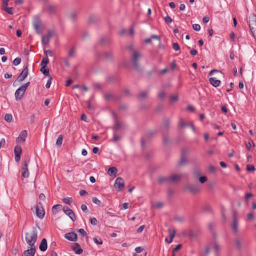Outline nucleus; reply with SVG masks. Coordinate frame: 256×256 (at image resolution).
<instances>
[{
	"label": "nucleus",
	"mask_w": 256,
	"mask_h": 256,
	"mask_svg": "<svg viewBox=\"0 0 256 256\" xmlns=\"http://www.w3.org/2000/svg\"><path fill=\"white\" fill-rule=\"evenodd\" d=\"M30 82H28L23 85H22L21 86L22 87V88H23L24 89V90H26V89L28 88L30 86Z\"/></svg>",
	"instance_id": "nucleus-59"
},
{
	"label": "nucleus",
	"mask_w": 256,
	"mask_h": 256,
	"mask_svg": "<svg viewBox=\"0 0 256 256\" xmlns=\"http://www.w3.org/2000/svg\"><path fill=\"white\" fill-rule=\"evenodd\" d=\"M38 236V230L34 227L31 232L26 234V240L29 246H36Z\"/></svg>",
	"instance_id": "nucleus-1"
},
{
	"label": "nucleus",
	"mask_w": 256,
	"mask_h": 256,
	"mask_svg": "<svg viewBox=\"0 0 256 256\" xmlns=\"http://www.w3.org/2000/svg\"><path fill=\"white\" fill-rule=\"evenodd\" d=\"M184 189L192 194H196L200 192V188L198 184H186Z\"/></svg>",
	"instance_id": "nucleus-3"
},
{
	"label": "nucleus",
	"mask_w": 256,
	"mask_h": 256,
	"mask_svg": "<svg viewBox=\"0 0 256 256\" xmlns=\"http://www.w3.org/2000/svg\"><path fill=\"white\" fill-rule=\"evenodd\" d=\"M72 249L77 254H80L83 252L82 249L81 248L80 244L78 243H75L74 244L72 247Z\"/></svg>",
	"instance_id": "nucleus-19"
},
{
	"label": "nucleus",
	"mask_w": 256,
	"mask_h": 256,
	"mask_svg": "<svg viewBox=\"0 0 256 256\" xmlns=\"http://www.w3.org/2000/svg\"><path fill=\"white\" fill-rule=\"evenodd\" d=\"M178 100V95H173L170 97V100L172 102H176Z\"/></svg>",
	"instance_id": "nucleus-51"
},
{
	"label": "nucleus",
	"mask_w": 256,
	"mask_h": 256,
	"mask_svg": "<svg viewBox=\"0 0 256 256\" xmlns=\"http://www.w3.org/2000/svg\"><path fill=\"white\" fill-rule=\"evenodd\" d=\"M118 172V170L115 167H112L108 169V174L110 176H112L116 175Z\"/></svg>",
	"instance_id": "nucleus-29"
},
{
	"label": "nucleus",
	"mask_w": 256,
	"mask_h": 256,
	"mask_svg": "<svg viewBox=\"0 0 256 256\" xmlns=\"http://www.w3.org/2000/svg\"><path fill=\"white\" fill-rule=\"evenodd\" d=\"M49 63V60L48 57H44L42 58L41 62V66L47 67L48 64Z\"/></svg>",
	"instance_id": "nucleus-35"
},
{
	"label": "nucleus",
	"mask_w": 256,
	"mask_h": 256,
	"mask_svg": "<svg viewBox=\"0 0 256 256\" xmlns=\"http://www.w3.org/2000/svg\"><path fill=\"white\" fill-rule=\"evenodd\" d=\"M188 162V159L184 154V152H183L181 158L179 162L178 165L180 166H185Z\"/></svg>",
	"instance_id": "nucleus-23"
},
{
	"label": "nucleus",
	"mask_w": 256,
	"mask_h": 256,
	"mask_svg": "<svg viewBox=\"0 0 256 256\" xmlns=\"http://www.w3.org/2000/svg\"><path fill=\"white\" fill-rule=\"evenodd\" d=\"M114 116L115 118V123L112 129L114 130V132H118L122 128L123 124L121 122H120L118 120V118H116L115 114L114 115Z\"/></svg>",
	"instance_id": "nucleus-16"
},
{
	"label": "nucleus",
	"mask_w": 256,
	"mask_h": 256,
	"mask_svg": "<svg viewBox=\"0 0 256 256\" xmlns=\"http://www.w3.org/2000/svg\"><path fill=\"white\" fill-rule=\"evenodd\" d=\"M172 48L175 51H178L180 50V48L178 43H174L172 45Z\"/></svg>",
	"instance_id": "nucleus-48"
},
{
	"label": "nucleus",
	"mask_w": 256,
	"mask_h": 256,
	"mask_svg": "<svg viewBox=\"0 0 256 256\" xmlns=\"http://www.w3.org/2000/svg\"><path fill=\"white\" fill-rule=\"evenodd\" d=\"M182 246V245L181 244L176 246V247L172 250L173 254H174L175 252L179 250L181 248Z\"/></svg>",
	"instance_id": "nucleus-54"
},
{
	"label": "nucleus",
	"mask_w": 256,
	"mask_h": 256,
	"mask_svg": "<svg viewBox=\"0 0 256 256\" xmlns=\"http://www.w3.org/2000/svg\"><path fill=\"white\" fill-rule=\"evenodd\" d=\"M30 248L25 250L22 253V256H34L36 253V246H30Z\"/></svg>",
	"instance_id": "nucleus-15"
},
{
	"label": "nucleus",
	"mask_w": 256,
	"mask_h": 256,
	"mask_svg": "<svg viewBox=\"0 0 256 256\" xmlns=\"http://www.w3.org/2000/svg\"><path fill=\"white\" fill-rule=\"evenodd\" d=\"M26 90H24L22 86L18 88L15 93L16 98L17 101L21 100L26 92Z\"/></svg>",
	"instance_id": "nucleus-12"
},
{
	"label": "nucleus",
	"mask_w": 256,
	"mask_h": 256,
	"mask_svg": "<svg viewBox=\"0 0 256 256\" xmlns=\"http://www.w3.org/2000/svg\"><path fill=\"white\" fill-rule=\"evenodd\" d=\"M75 56V50L73 48H71V50H70L68 52V56L71 58L74 57Z\"/></svg>",
	"instance_id": "nucleus-47"
},
{
	"label": "nucleus",
	"mask_w": 256,
	"mask_h": 256,
	"mask_svg": "<svg viewBox=\"0 0 256 256\" xmlns=\"http://www.w3.org/2000/svg\"><path fill=\"white\" fill-rule=\"evenodd\" d=\"M64 136L62 135H60L56 140V144L58 147H60L63 142Z\"/></svg>",
	"instance_id": "nucleus-33"
},
{
	"label": "nucleus",
	"mask_w": 256,
	"mask_h": 256,
	"mask_svg": "<svg viewBox=\"0 0 256 256\" xmlns=\"http://www.w3.org/2000/svg\"><path fill=\"white\" fill-rule=\"evenodd\" d=\"M164 20H165V22L168 24H170L172 21L171 18L169 16H167L166 17L164 18Z\"/></svg>",
	"instance_id": "nucleus-58"
},
{
	"label": "nucleus",
	"mask_w": 256,
	"mask_h": 256,
	"mask_svg": "<svg viewBox=\"0 0 256 256\" xmlns=\"http://www.w3.org/2000/svg\"><path fill=\"white\" fill-rule=\"evenodd\" d=\"M40 206H42V204L41 202H39L36 206V214L38 218L40 219H42L45 215V211L42 207L40 210Z\"/></svg>",
	"instance_id": "nucleus-10"
},
{
	"label": "nucleus",
	"mask_w": 256,
	"mask_h": 256,
	"mask_svg": "<svg viewBox=\"0 0 256 256\" xmlns=\"http://www.w3.org/2000/svg\"><path fill=\"white\" fill-rule=\"evenodd\" d=\"M182 174H174L169 176L170 184H175L180 181L183 178Z\"/></svg>",
	"instance_id": "nucleus-7"
},
{
	"label": "nucleus",
	"mask_w": 256,
	"mask_h": 256,
	"mask_svg": "<svg viewBox=\"0 0 256 256\" xmlns=\"http://www.w3.org/2000/svg\"><path fill=\"white\" fill-rule=\"evenodd\" d=\"M141 57L140 54L137 52H134L132 57V62L134 68L138 70H139L140 69V67L138 64V60Z\"/></svg>",
	"instance_id": "nucleus-5"
},
{
	"label": "nucleus",
	"mask_w": 256,
	"mask_h": 256,
	"mask_svg": "<svg viewBox=\"0 0 256 256\" xmlns=\"http://www.w3.org/2000/svg\"><path fill=\"white\" fill-rule=\"evenodd\" d=\"M99 20V18L98 16L94 15H91L90 16L88 19V22L90 24H94L97 22Z\"/></svg>",
	"instance_id": "nucleus-28"
},
{
	"label": "nucleus",
	"mask_w": 256,
	"mask_h": 256,
	"mask_svg": "<svg viewBox=\"0 0 256 256\" xmlns=\"http://www.w3.org/2000/svg\"><path fill=\"white\" fill-rule=\"evenodd\" d=\"M62 207V206L60 204H57L54 206L52 208V212L54 214L58 212V210L60 208Z\"/></svg>",
	"instance_id": "nucleus-37"
},
{
	"label": "nucleus",
	"mask_w": 256,
	"mask_h": 256,
	"mask_svg": "<svg viewBox=\"0 0 256 256\" xmlns=\"http://www.w3.org/2000/svg\"><path fill=\"white\" fill-rule=\"evenodd\" d=\"M81 208L82 210L84 212H86L88 211V207L85 204H82L81 206Z\"/></svg>",
	"instance_id": "nucleus-64"
},
{
	"label": "nucleus",
	"mask_w": 256,
	"mask_h": 256,
	"mask_svg": "<svg viewBox=\"0 0 256 256\" xmlns=\"http://www.w3.org/2000/svg\"><path fill=\"white\" fill-rule=\"evenodd\" d=\"M63 202L64 204L70 205L72 203L73 200L71 198H66L63 199Z\"/></svg>",
	"instance_id": "nucleus-39"
},
{
	"label": "nucleus",
	"mask_w": 256,
	"mask_h": 256,
	"mask_svg": "<svg viewBox=\"0 0 256 256\" xmlns=\"http://www.w3.org/2000/svg\"><path fill=\"white\" fill-rule=\"evenodd\" d=\"M94 242L98 245H102L103 244L102 240L101 239H98L96 238H94Z\"/></svg>",
	"instance_id": "nucleus-45"
},
{
	"label": "nucleus",
	"mask_w": 256,
	"mask_h": 256,
	"mask_svg": "<svg viewBox=\"0 0 256 256\" xmlns=\"http://www.w3.org/2000/svg\"><path fill=\"white\" fill-rule=\"evenodd\" d=\"M148 96V93L146 92H140L138 95V98L140 99H144L146 98Z\"/></svg>",
	"instance_id": "nucleus-40"
},
{
	"label": "nucleus",
	"mask_w": 256,
	"mask_h": 256,
	"mask_svg": "<svg viewBox=\"0 0 256 256\" xmlns=\"http://www.w3.org/2000/svg\"><path fill=\"white\" fill-rule=\"evenodd\" d=\"M22 148L20 146H17L14 148L15 160L16 162H19L21 158Z\"/></svg>",
	"instance_id": "nucleus-11"
},
{
	"label": "nucleus",
	"mask_w": 256,
	"mask_h": 256,
	"mask_svg": "<svg viewBox=\"0 0 256 256\" xmlns=\"http://www.w3.org/2000/svg\"><path fill=\"white\" fill-rule=\"evenodd\" d=\"M30 162V158L28 156L24 160V164L22 169V176L24 178H28L30 174L28 170V165Z\"/></svg>",
	"instance_id": "nucleus-4"
},
{
	"label": "nucleus",
	"mask_w": 256,
	"mask_h": 256,
	"mask_svg": "<svg viewBox=\"0 0 256 256\" xmlns=\"http://www.w3.org/2000/svg\"><path fill=\"white\" fill-rule=\"evenodd\" d=\"M64 238L71 242H76L78 240L77 234L73 232L66 234L64 235Z\"/></svg>",
	"instance_id": "nucleus-17"
},
{
	"label": "nucleus",
	"mask_w": 256,
	"mask_h": 256,
	"mask_svg": "<svg viewBox=\"0 0 256 256\" xmlns=\"http://www.w3.org/2000/svg\"><path fill=\"white\" fill-rule=\"evenodd\" d=\"M122 139L121 135H118L117 132H114V137L112 141L114 142H116L120 141Z\"/></svg>",
	"instance_id": "nucleus-26"
},
{
	"label": "nucleus",
	"mask_w": 256,
	"mask_h": 256,
	"mask_svg": "<svg viewBox=\"0 0 256 256\" xmlns=\"http://www.w3.org/2000/svg\"><path fill=\"white\" fill-rule=\"evenodd\" d=\"M188 124H187L183 119H180L179 122V126L180 127L187 126Z\"/></svg>",
	"instance_id": "nucleus-42"
},
{
	"label": "nucleus",
	"mask_w": 256,
	"mask_h": 256,
	"mask_svg": "<svg viewBox=\"0 0 256 256\" xmlns=\"http://www.w3.org/2000/svg\"><path fill=\"white\" fill-rule=\"evenodd\" d=\"M8 2L9 0H4L2 8L8 14L12 15L14 14V8H8Z\"/></svg>",
	"instance_id": "nucleus-14"
},
{
	"label": "nucleus",
	"mask_w": 256,
	"mask_h": 256,
	"mask_svg": "<svg viewBox=\"0 0 256 256\" xmlns=\"http://www.w3.org/2000/svg\"><path fill=\"white\" fill-rule=\"evenodd\" d=\"M246 169L248 172H254L256 170L254 166L251 164H248L246 166Z\"/></svg>",
	"instance_id": "nucleus-41"
},
{
	"label": "nucleus",
	"mask_w": 256,
	"mask_h": 256,
	"mask_svg": "<svg viewBox=\"0 0 256 256\" xmlns=\"http://www.w3.org/2000/svg\"><path fill=\"white\" fill-rule=\"evenodd\" d=\"M154 206L158 208H160L164 206V204L160 202H158L155 204Z\"/></svg>",
	"instance_id": "nucleus-57"
},
{
	"label": "nucleus",
	"mask_w": 256,
	"mask_h": 256,
	"mask_svg": "<svg viewBox=\"0 0 256 256\" xmlns=\"http://www.w3.org/2000/svg\"><path fill=\"white\" fill-rule=\"evenodd\" d=\"M48 248L47 240L46 238H44L40 246V250L42 252H46Z\"/></svg>",
	"instance_id": "nucleus-21"
},
{
	"label": "nucleus",
	"mask_w": 256,
	"mask_h": 256,
	"mask_svg": "<svg viewBox=\"0 0 256 256\" xmlns=\"http://www.w3.org/2000/svg\"><path fill=\"white\" fill-rule=\"evenodd\" d=\"M28 136L27 131L24 130H22L19 136L16 138L17 142H24Z\"/></svg>",
	"instance_id": "nucleus-18"
},
{
	"label": "nucleus",
	"mask_w": 256,
	"mask_h": 256,
	"mask_svg": "<svg viewBox=\"0 0 256 256\" xmlns=\"http://www.w3.org/2000/svg\"><path fill=\"white\" fill-rule=\"evenodd\" d=\"M222 110L224 114H226L228 112V109L225 106H222Z\"/></svg>",
	"instance_id": "nucleus-63"
},
{
	"label": "nucleus",
	"mask_w": 256,
	"mask_h": 256,
	"mask_svg": "<svg viewBox=\"0 0 256 256\" xmlns=\"http://www.w3.org/2000/svg\"><path fill=\"white\" fill-rule=\"evenodd\" d=\"M44 10L50 14H54L57 11V6L51 4H46L44 7Z\"/></svg>",
	"instance_id": "nucleus-6"
},
{
	"label": "nucleus",
	"mask_w": 256,
	"mask_h": 256,
	"mask_svg": "<svg viewBox=\"0 0 256 256\" xmlns=\"http://www.w3.org/2000/svg\"><path fill=\"white\" fill-rule=\"evenodd\" d=\"M98 220L95 218H90V223L96 226L98 224Z\"/></svg>",
	"instance_id": "nucleus-52"
},
{
	"label": "nucleus",
	"mask_w": 256,
	"mask_h": 256,
	"mask_svg": "<svg viewBox=\"0 0 256 256\" xmlns=\"http://www.w3.org/2000/svg\"><path fill=\"white\" fill-rule=\"evenodd\" d=\"M22 62V60L20 58H16L13 62V64L15 66H17L19 65Z\"/></svg>",
	"instance_id": "nucleus-44"
},
{
	"label": "nucleus",
	"mask_w": 256,
	"mask_h": 256,
	"mask_svg": "<svg viewBox=\"0 0 256 256\" xmlns=\"http://www.w3.org/2000/svg\"><path fill=\"white\" fill-rule=\"evenodd\" d=\"M34 26L36 32L38 34H41L42 32L40 30V21H37L34 22Z\"/></svg>",
	"instance_id": "nucleus-31"
},
{
	"label": "nucleus",
	"mask_w": 256,
	"mask_h": 256,
	"mask_svg": "<svg viewBox=\"0 0 256 256\" xmlns=\"http://www.w3.org/2000/svg\"><path fill=\"white\" fill-rule=\"evenodd\" d=\"M64 212L68 216L72 222L76 220V216L74 212L68 206H64L63 208Z\"/></svg>",
	"instance_id": "nucleus-8"
},
{
	"label": "nucleus",
	"mask_w": 256,
	"mask_h": 256,
	"mask_svg": "<svg viewBox=\"0 0 256 256\" xmlns=\"http://www.w3.org/2000/svg\"><path fill=\"white\" fill-rule=\"evenodd\" d=\"M249 27L253 36L256 38V15L253 14L249 17Z\"/></svg>",
	"instance_id": "nucleus-2"
},
{
	"label": "nucleus",
	"mask_w": 256,
	"mask_h": 256,
	"mask_svg": "<svg viewBox=\"0 0 256 256\" xmlns=\"http://www.w3.org/2000/svg\"><path fill=\"white\" fill-rule=\"evenodd\" d=\"M50 38L46 36H44L42 38V44L43 45H46L50 42Z\"/></svg>",
	"instance_id": "nucleus-38"
},
{
	"label": "nucleus",
	"mask_w": 256,
	"mask_h": 256,
	"mask_svg": "<svg viewBox=\"0 0 256 256\" xmlns=\"http://www.w3.org/2000/svg\"><path fill=\"white\" fill-rule=\"evenodd\" d=\"M49 77H50V78L48 80V82H47V83L46 84V88H50L51 84H52V77L51 76H50Z\"/></svg>",
	"instance_id": "nucleus-46"
},
{
	"label": "nucleus",
	"mask_w": 256,
	"mask_h": 256,
	"mask_svg": "<svg viewBox=\"0 0 256 256\" xmlns=\"http://www.w3.org/2000/svg\"><path fill=\"white\" fill-rule=\"evenodd\" d=\"M243 240L242 238H238L234 240L235 246L238 250H241L242 247Z\"/></svg>",
	"instance_id": "nucleus-22"
},
{
	"label": "nucleus",
	"mask_w": 256,
	"mask_h": 256,
	"mask_svg": "<svg viewBox=\"0 0 256 256\" xmlns=\"http://www.w3.org/2000/svg\"><path fill=\"white\" fill-rule=\"evenodd\" d=\"M170 124V120L168 119H164L163 122L162 128L166 130L169 128Z\"/></svg>",
	"instance_id": "nucleus-34"
},
{
	"label": "nucleus",
	"mask_w": 256,
	"mask_h": 256,
	"mask_svg": "<svg viewBox=\"0 0 256 256\" xmlns=\"http://www.w3.org/2000/svg\"><path fill=\"white\" fill-rule=\"evenodd\" d=\"M166 94L164 92H160L158 94V98L160 99H163L164 98Z\"/></svg>",
	"instance_id": "nucleus-62"
},
{
	"label": "nucleus",
	"mask_w": 256,
	"mask_h": 256,
	"mask_svg": "<svg viewBox=\"0 0 256 256\" xmlns=\"http://www.w3.org/2000/svg\"><path fill=\"white\" fill-rule=\"evenodd\" d=\"M158 182L160 184H162L164 183H168L170 184L169 177H162L160 176L158 178Z\"/></svg>",
	"instance_id": "nucleus-27"
},
{
	"label": "nucleus",
	"mask_w": 256,
	"mask_h": 256,
	"mask_svg": "<svg viewBox=\"0 0 256 256\" xmlns=\"http://www.w3.org/2000/svg\"><path fill=\"white\" fill-rule=\"evenodd\" d=\"M92 202L98 205L101 204V202L97 198H92Z\"/></svg>",
	"instance_id": "nucleus-53"
},
{
	"label": "nucleus",
	"mask_w": 256,
	"mask_h": 256,
	"mask_svg": "<svg viewBox=\"0 0 256 256\" xmlns=\"http://www.w3.org/2000/svg\"><path fill=\"white\" fill-rule=\"evenodd\" d=\"M246 145L247 149L249 151H252V144L250 142H246Z\"/></svg>",
	"instance_id": "nucleus-55"
},
{
	"label": "nucleus",
	"mask_w": 256,
	"mask_h": 256,
	"mask_svg": "<svg viewBox=\"0 0 256 256\" xmlns=\"http://www.w3.org/2000/svg\"><path fill=\"white\" fill-rule=\"evenodd\" d=\"M100 42L102 44H107L108 42V40H106L105 38H102L100 40Z\"/></svg>",
	"instance_id": "nucleus-61"
},
{
	"label": "nucleus",
	"mask_w": 256,
	"mask_h": 256,
	"mask_svg": "<svg viewBox=\"0 0 256 256\" xmlns=\"http://www.w3.org/2000/svg\"><path fill=\"white\" fill-rule=\"evenodd\" d=\"M238 221H236V220L233 221V222H232V230L233 232L236 234H237L238 232Z\"/></svg>",
	"instance_id": "nucleus-25"
},
{
	"label": "nucleus",
	"mask_w": 256,
	"mask_h": 256,
	"mask_svg": "<svg viewBox=\"0 0 256 256\" xmlns=\"http://www.w3.org/2000/svg\"><path fill=\"white\" fill-rule=\"evenodd\" d=\"M209 81L210 84L216 88L220 86L221 84V82L219 80H216V78H210L209 79Z\"/></svg>",
	"instance_id": "nucleus-20"
},
{
	"label": "nucleus",
	"mask_w": 256,
	"mask_h": 256,
	"mask_svg": "<svg viewBox=\"0 0 256 256\" xmlns=\"http://www.w3.org/2000/svg\"><path fill=\"white\" fill-rule=\"evenodd\" d=\"M207 180H208V178L206 176H200L199 178V181L202 184L206 182H207Z\"/></svg>",
	"instance_id": "nucleus-43"
},
{
	"label": "nucleus",
	"mask_w": 256,
	"mask_h": 256,
	"mask_svg": "<svg viewBox=\"0 0 256 256\" xmlns=\"http://www.w3.org/2000/svg\"><path fill=\"white\" fill-rule=\"evenodd\" d=\"M4 120L8 122H11L13 120V116L12 114H7L5 116Z\"/></svg>",
	"instance_id": "nucleus-36"
},
{
	"label": "nucleus",
	"mask_w": 256,
	"mask_h": 256,
	"mask_svg": "<svg viewBox=\"0 0 256 256\" xmlns=\"http://www.w3.org/2000/svg\"><path fill=\"white\" fill-rule=\"evenodd\" d=\"M194 30L198 32L200 30L201 27L198 24H194L192 26Z\"/></svg>",
	"instance_id": "nucleus-50"
},
{
	"label": "nucleus",
	"mask_w": 256,
	"mask_h": 256,
	"mask_svg": "<svg viewBox=\"0 0 256 256\" xmlns=\"http://www.w3.org/2000/svg\"><path fill=\"white\" fill-rule=\"evenodd\" d=\"M124 186V182L122 178H118L114 184V187L118 191L122 190Z\"/></svg>",
	"instance_id": "nucleus-9"
},
{
	"label": "nucleus",
	"mask_w": 256,
	"mask_h": 256,
	"mask_svg": "<svg viewBox=\"0 0 256 256\" xmlns=\"http://www.w3.org/2000/svg\"><path fill=\"white\" fill-rule=\"evenodd\" d=\"M168 232L170 234V240L169 242H168V244H170L172 242L174 238L176 236V230H168Z\"/></svg>",
	"instance_id": "nucleus-32"
},
{
	"label": "nucleus",
	"mask_w": 256,
	"mask_h": 256,
	"mask_svg": "<svg viewBox=\"0 0 256 256\" xmlns=\"http://www.w3.org/2000/svg\"><path fill=\"white\" fill-rule=\"evenodd\" d=\"M202 21H203L204 24L208 23L209 22V21H210L209 17L208 16H206L204 17V18L202 19Z\"/></svg>",
	"instance_id": "nucleus-60"
},
{
	"label": "nucleus",
	"mask_w": 256,
	"mask_h": 256,
	"mask_svg": "<svg viewBox=\"0 0 256 256\" xmlns=\"http://www.w3.org/2000/svg\"><path fill=\"white\" fill-rule=\"evenodd\" d=\"M214 250L216 254H218L219 250H220V246L217 243L214 244Z\"/></svg>",
	"instance_id": "nucleus-49"
},
{
	"label": "nucleus",
	"mask_w": 256,
	"mask_h": 256,
	"mask_svg": "<svg viewBox=\"0 0 256 256\" xmlns=\"http://www.w3.org/2000/svg\"><path fill=\"white\" fill-rule=\"evenodd\" d=\"M36 115L34 114H32L30 116V123L34 124L36 122Z\"/></svg>",
	"instance_id": "nucleus-56"
},
{
	"label": "nucleus",
	"mask_w": 256,
	"mask_h": 256,
	"mask_svg": "<svg viewBox=\"0 0 256 256\" xmlns=\"http://www.w3.org/2000/svg\"><path fill=\"white\" fill-rule=\"evenodd\" d=\"M104 58L108 61H112L114 60L113 54L112 52H106L103 55Z\"/></svg>",
	"instance_id": "nucleus-24"
},
{
	"label": "nucleus",
	"mask_w": 256,
	"mask_h": 256,
	"mask_svg": "<svg viewBox=\"0 0 256 256\" xmlns=\"http://www.w3.org/2000/svg\"><path fill=\"white\" fill-rule=\"evenodd\" d=\"M28 66H26L22 70L20 74L18 76L17 80L19 82H23L28 76Z\"/></svg>",
	"instance_id": "nucleus-13"
},
{
	"label": "nucleus",
	"mask_w": 256,
	"mask_h": 256,
	"mask_svg": "<svg viewBox=\"0 0 256 256\" xmlns=\"http://www.w3.org/2000/svg\"><path fill=\"white\" fill-rule=\"evenodd\" d=\"M40 71L42 72V74L47 76H50V70L47 67L42 66L40 69Z\"/></svg>",
	"instance_id": "nucleus-30"
}]
</instances>
